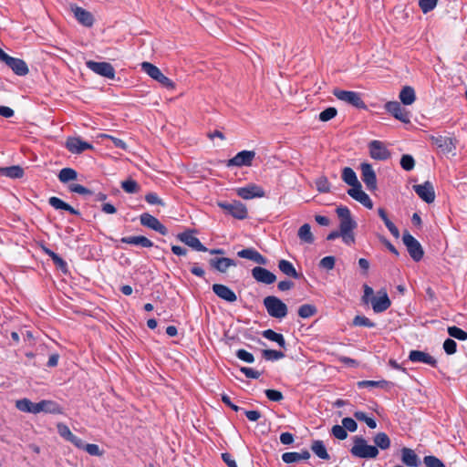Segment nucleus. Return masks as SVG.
Here are the masks:
<instances>
[{
	"instance_id": "f257e3e1",
	"label": "nucleus",
	"mask_w": 467,
	"mask_h": 467,
	"mask_svg": "<svg viewBox=\"0 0 467 467\" xmlns=\"http://www.w3.org/2000/svg\"><path fill=\"white\" fill-rule=\"evenodd\" d=\"M336 213L339 218V231L341 238L346 244H353L355 243L354 230L358 224L352 218L350 210L347 206H338Z\"/></svg>"
},
{
	"instance_id": "f03ea898",
	"label": "nucleus",
	"mask_w": 467,
	"mask_h": 467,
	"mask_svg": "<svg viewBox=\"0 0 467 467\" xmlns=\"http://www.w3.org/2000/svg\"><path fill=\"white\" fill-rule=\"evenodd\" d=\"M350 452L355 457L374 459L379 455V449L376 446L369 445L363 437L356 436Z\"/></svg>"
},
{
	"instance_id": "7ed1b4c3",
	"label": "nucleus",
	"mask_w": 467,
	"mask_h": 467,
	"mask_svg": "<svg viewBox=\"0 0 467 467\" xmlns=\"http://www.w3.org/2000/svg\"><path fill=\"white\" fill-rule=\"evenodd\" d=\"M141 69L145 72L150 78L159 82L164 88L172 90L175 88V83L164 76L161 69L155 65L150 62H142L140 64Z\"/></svg>"
},
{
	"instance_id": "20e7f679",
	"label": "nucleus",
	"mask_w": 467,
	"mask_h": 467,
	"mask_svg": "<svg viewBox=\"0 0 467 467\" xmlns=\"http://www.w3.org/2000/svg\"><path fill=\"white\" fill-rule=\"evenodd\" d=\"M264 306L266 308L268 315L272 317L281 319L287 315L286 305L276 296H266L264 299Z\"/></svg>"
},
{
	"instance_id": "39448f33",
	"label": "nucleus",
	"mask_w": 467,
	"mask_h": 467,
	"mask_svg": "<svg viewBox=\"0 0 467 467\" xmlns=\"http://www.w3.org/2000/svg\"><path fill=\"white\" fill-rule=\"evenodd\" d=\"M333 95L337 99L357 109H366V104L363 101L361 95L358 92L336 88L333 90Z\"/></svg>"
},
{
	"instance_id": "423d86ee",
	"label": "nucleus",
	"mask_w": 467,
	"mask_h": 467,
	"mask_svg": "<svg viewBox=\"0 0 467 467\" xmlns=\"http://www.w3.org/2000/svg\"><path fill=\"white\" fill-rule=\"evenodd\" d=\"M2 62H4L16 75L23 77L28 74L26 63L20 58L13 57L2 50Z\"/></svg>"
},
{
	"instance_id": "0eeeda50",
	"label": "nucleus",
	"mask_w": 467,
	"mask_h": 467,
	"mask_svg": "<svg viewBox=\"0 0 467 467\" xmlns=\"http://www.w3.org/2000/svg\"><path fill=\"white\" fill-rule=\"evenodd\" d=\"M217 205L231 214L233 217L243 220L247 217V208L246 206L238 201H234L232 202H218Z\"/></svg>"
},
{
	"instance_id": "6e6552de",
	"label": "nucleus",
	"mask_w": 467,
	"mask_h": 467,
	"mask_svg": "<svg viewBox=\"0 0 467 467\" xmlns=\"http://www.w3.org/2000/svg\"><path fill=\"white\" fill-rule=\"evenodd\" d=\"M402 241L414 261L418 262L423 257L424 253L420 244L410 234L405 233Z\"/></svg>"
},
{
	"instance_id": "1a4fd4ad",
	"label": "nucleus",
	"mask_w": 467,
	"mask_h": 467,
	"mask_svg": "<svg viewBox=\"0 0 467 467\" xmlns=\"http://www.w3.org/2000/svg\"><path fill=\"white\" fill-rule=\"evenodd\" d=\"M86 65L90 70L101 77L109 79H113L115 78V69L111 64L108 62H96L88 60L86 62Z\"/></svg>"
},
{
	"instance_id": "9d476101",
	"label": "nucleus",
	"mask_w": 467,
	"mask_h": 467,
	"mask_svg": "<svg viewBox=\"0 0 467 467\" xmlns=\"http://www.w3.org/2000/svg\"><path fill=\"white\" fill-rule=\"evenodd\" d=\"M368 150L370 157L374 160L386 161L390 157V151L380 140H371L368 143Z\"/></svg>"
},
{
	"instance_id": "9b49d317",
	"label": "nucleus",
	"mask_w": 467,
	"mask_h": 467,
	"mask_svg": "<svg viewBox=\"0 0 467 467\" xmlns=\"http://www.w3.org/2000/svg\"><path fill=\"white\" fill-rule=\"evenodd\" d=\"M236 193L239 197L244 200L262 198L265 194L264 189L254 183H249L244 187L237 188Z\"/></svg>"
},
{
	"instance_id": "f8f14e48",
	"label": "nucleus",
	"mask_w": 467,
	"mask_h": 467,
	"mask_svg": "<svg viewBox=\"0 0 467 467\" xmlns=\"http://www.w3.org/2000/svg\"><path fill=\"white\" fill-rule=\"evenodd\" d=\"M361 178L368 191H375L377 189V177L376 173L369 163H362L360 165Z\"/></svg>"
},
{
	"instance_id": "ddd939ff",
	"label": "nucleus",
	"mask_w": 467,
	"mask_h": 467,
	"mask_svg": "<svg viewBox=\"0 0 467 467\" xmlns=\"http://www.w3.org/2000/svg\"><path fill=\"white\" fill-rule=\"evenodd\" d=\"M413 190L419 195V197L427 203H431L434 202L435 192L433 185L430 182H425L422 184L413 185Z\"/></svg>"
},
{
	"instance_id": "4468645a",
	"label": "nucleus",
	"mask_w": 467,
	"mask_h": 467,
	"mask_svg": "<svg viewBox=\"0 0 467 467\" xmlns=\"http://www.w3.org/2000/svg\"><path fill=\"white\" fill-rule=\"evenodd\" d=\"M386 110L390 113L395 119L404 123L410 122L408 111L401 107L398 101H389L385 105Z\"/></svg>"
},
{
	"instance_id": "2eb2a0df",
	"label": "nucleus",
	"mask_w": 467,
	"mask_h": 467,
	"mask_svg": "<svg viewBox=\"0 0 467 467\" xmlns=\"http://www.w3.org/2000/svg\"><path fill=\"white\" fill-rule=\"evenodd\" d=\"M140 221L143 226L150 228L162 235L168 234L167 228L156 217L150 213H142L140 217Z\"/></svg>"
},
{
	"instance_id": "dca6fc26",
	"label": "nucleus",
	"mask_w": 467,
	"mask_h": 467,
	"mask_svg": "<svg viewBox=\"0 0 467 467\" xmlns=\"http://www.w3.org/2000/svg\"><path fill=\"white\" fill-rule=\"evenodd\" d=\"M254 157L255 152L254 150L240 151L234 158L229 160L228 166H251Z\"/></svg>"
},
{
	"instance_id": "f3484780",
	"label": "nucleus",
	"mask_w": 467,
	"mask_h": 467,
	"mask_svg": "<svg viewBox=\"0 0 467 467\" xmlns=\"http://www.w3.org/2000/svg\"><path fill=\"white\" fill-rule=\"evenodd\" d=\"M252 276L259 283L271 285L275 282L276 276L275 274L266 268L256 266L252 269Z\"/></svg>"
},
{
	"instance_id": "a211bd4d",
	"label": "nucleus",
	"mask_w": 467,
	"mask_h": 467,
	"mask_svg": "<svg viewBox=\"0 0 467 467\" xmlns=\"http://www.w3.org/2000/svg\"><path fill=\"white\" fill-rule=\"evenodd\" d=\"M66 148L74 154H79L87 150L93 149V146L86 141L81 140L78 137L67 138Z\"/></svg>"
},
{
	"instance_id": "6ab92c4d",
	"label": "nucleus",
	"mask_w": 467,
	"mask_h": 467,
	"mask_svg": "<svg viewBox=\"0 0 467 467\" xmlns=\"http://www.w3.org/2000/svg\"><path fill=\"white\" fill-rule=\"evenodd\" d=\"M348 194L357 202H360L368 209L373 208V202L369 196L362 190L361 184L355 188H350L348 191Z\"/></svg>"
},
{
	"instance_id": "aec40b11",
	"label": "nucleus",
	"mask_w": 467,
	"mask_h": 467,
	"mask_svg": "<svg viewBox=\"0 0 467 467\" xmlns=\"http://www.w3.org/2000/svg\"><path fill=\"white\" fill-rule=\"evenodd\" d=\"M40 412L61 414L62 408L53 400H44L35 403V414H38Z\"/></svg>"
},
{
	"instance_id": "412c9836",
	"label": "nucleus",
	"mask_w": 467,
	"mask_h": 467,
	"mask_svg": "<svg viewBox=\"0 0 467 467\" xmlns=\"http://www.w3.org/2000/svg\"><path fill=\"white\" fill-rule=\"evenodd\" d=\"M57 432L58 434L64 438L66 441L73 443L77 448H83L84 447V441L74 435L70 429L64 423H57Z\"/></svg>"
},
{
	"instance_id": "4be33fe9",
	"label": "nucleus",
	"mask_w": 467,
	"mask_h": 467,
	"mask_svg": "<svg viewBox=\"0 0 467 467\" xmlns=\"http://www.w3.org/2000/svg\"><path fill=\"white\" fill-rule=\"evenodd\" d=\"M178 238L181 242L184 243L188 246L195 249L200 252H206L207 248L202 245L200 240L195 237L191 232H184L178 235Z\"/></svg>"
},
{
	"instance_id": "5701e85b",
	"label": "nucleus",
	"mask_w": 467,
	"mask_h": 467,
	"mask_svg": "<svg viewBox=\"0 0 467 467\" xmlns=\"http://www.w3.org/2000/svg\"><path fill=\"white\" fill-rule=\"evenodd\" d=\"M213 291L218 297L227 302L233 303L237 300L235 293L224 285L214 284L213 285Z\"/></svg>"
},
{
	"instance_id": "b1692460",
	"label": "nucleus",
	"mask_w": 467,
	"mask_h": 467,
	"mask_svg": "<svg viewBox=\"0 0 467 467\" xmlns=\"http://www.w3.org/2000/svg\"><path fill=\"white\" fill-rule=\"evenodd\" d=\"M237 255L241 258L254 261L258 265H265L267 264V259L254 248L243 249L237 253Z\"/></svg>"
},
{
	"instance_id": "393cba45",
	"label": "nucleus",
	"mask_w": 467,
	"mask_h": 467,
	"mask_svg": "<svg viewBox=\"0 0 467 467\" xmlns=\"http://www.w3.org/2000/svg\"><path fill=\"white\" fill-rule=\"evenodd\" d=\"M409 358L412 362L425 363L431 367L437 366V360L432 356L420 350H411Z\"/></svg>"
},
{
	"instance_id": "a878e982",
	"label": "nucleus",
	"mask_w": 467,
	"mask_h": 467,
	"mask_svg": "<svg viewBox=\"0 0 467 467\" xmlns=\"http://www.w3.org/2000/svg\"><path fill=\"white\" fill-rule=\"evenodd\" d=\"M431 140L443 153H451L455 150V143L451 138L448 137H432Z\"/></svg>"
},
{
	"instance_id": "bb28decb",
	"label": "nucleus",
	"mask_w": 467,
	"mask_h": 467,
	"mask_svg": "<svg viewBox=\"0 0 467 467\" xmlns=\"http://www.w3.org/2000/svg\"><path fill=\"white\" fill-rule=\"evenodd\" d=\"M72 12L74 13L76 19L80 24L88 27L92 26L94 17L90 12L78 6L72 7Z\"/></svg>"
},
{
	"instance_id": "cd10ccee",
	"label": "nucleus",
	"mask_w": 467,
	"mask_h": 467,
	"mask_svg": "<svg viewBox=\"0 0 467 467\" xmlns=\"http://www.w3.org/2000/svg\"><path fill=\"white\" fill-rule=\"evenodd\" d=\"M378 297H372L371 304L374 312L381 313L390 306V300L386 292L379 293Z\"/></svg>"
},
{
	"instance_id": "c85d7f7f",
	"label": "nucleus",
	"mask_w": 467,
	"mask_h": 467,
	"mask_svg": "<svg viewBox=\"0 0 467 467\" xmlns=\"http://www.w3.org/2000/svg\"><path fill=\"white\" fill-rule=\"evenodd\" d=\"M209 263L220 273H225L230 267L236 265L233 259L227 257L212 258Z\"/></svg>"
},
{
	"instance_id": "c756f323",
	"label": "nucleus",
	"mask_w": 467,
	"mask_h": 467,
	"mask_svg": "<svg viewBox=\"0 0 467 467\" xmlns=\"http://www.w3.org/2000/svg\"><path fill=\"white\" fill-rule=\"evenodd\" d=\"M401 462L409 467H417L420 464L418 455L410 448L401 449Z\"/></svg>"
},
{
	"instance_id": "7c9ffc66",
	"label": "nucleus",
	"mask_w": 467,
	"mask_h": 467,
	"mask_svg": "<svg viewBox=\"0 0 467 467\" xmlns=\"http://www.w3.org/2000/svg\"><path fill=\"white\" fill-rule=\"evenodd\" d=\"M297 236L302 244H312L315 237L311 232V226L308 223L303 224L297 232Z\"/></svg>"
},
{
	"instance_id": "2f4dec72",
	"label": "nucleus",
	"mask_w": 467,
	"mask_h": 467,
	"mask_svg": "<svg viewBox=\"0 0 467 467\" xmlns=\"http://www.w3.org/2000/svg\"><path fill=\"white\" fill-rule=\"evenodd\" d=\"M121 242L129 244L140 245L142 247H151L153 245V243L150 239L141 235L123 237Z\"/></svg>"
},
{
	"instance_id": "473e14b6",
	"label": "nucleus",
	"mask_w": 467,
	"mask_h": 467,
	"mask_svg": "<svg viewBox=\"0 0 467 467\" xmlns=\"http://www.w3.org/2000/svg\"><path fill=\"white\" fill-rule=\"evenodd\" d=\"M342 180L349 185L351 188H355L357 186H359L361 183L358 180V177L356 175V172L353 171V169L349 167H346L342 171Z\"/></svg>"
},
{
	"instance_id": "72a5a7b5",
	"label": "nucleus",
	"mask_w": 467,
	"mask_h": 467,
	"mask_svg": "<svg viewBox=\"0 0 467 467\" xmlns=\"http://www.w3.org/2000/svg\"><path fill=\"white\" fill-rule=\"evenodd\" d=\"M48 203L57 210H65L69 212L72 214H79L78 211H77L75 208L62 201L61 199L57 197H50L48 200Z\"/></svg>"
},
{
	"instance_id": "f704fd0d",
	"label": "nucleus",
	"mask_w": 467,
	"mask_h": 467,
	"mask_svg": "<svg viewBox=\"0 0 467 467\" xmlns=\"http://www.w3.org/2000/svg\"><path fill=\"white\" fill-rule=\"evenodd\" d=\"M399 98L404 105L413 104L416 99V95H415V91H414L413 88H411L410 86L404 87L400 90Z\"/></svg>"
},
{
	"instance_id": "c9c22d12",
	"label": "nucleus",
	"mask_w": 467,
	"mask_h": 467,
	"mask_svg": "<svg viewBox=\"0 0 467 467\" xmlns=\"http://www.w3.org/2000/svg\"><path fill=\"white\" fill-rule=\"evenodd\" d=\"M278 268L279 270L285 274L287 276L293 277V278H299V275L296 272V268L287 260L282 259L278 262Z\"/></svg>"
},
{
	"instance_id": "e433bc0d",
	"label": "nucleus",
	"mask_w": 467,
	"mask_h": 467,
	"mask_svg": "<svg viewBox=\"0 0 467 467\" xmlns=\"http://www.w3.org/2000/svg\"><path fill=\"white\" fill-rule=\"evenodd\" d=\"M311 450L318 458L322 460H328L330 458L322 441H314L311 445Z\"/></svg>"
},
{
	"instance_id": "4c0bfd02",
	"label": "nucleus",
	"mask_w": 467,
	"mask_h": 467,
	"mask_svg": "<svg viewBox=\"0 0 467 467\" xmlns=\"http://www.w3.org/2000/svg\"><path fill=\"white\" fill-rule=\"evenodd\" d=\"M2 175L10 179H19L24 176V170L18 165L2 168Z\"/></svg>"
},
{
	"instance_id": "58836bf2",
	"label": "nucleus",
	"mask_w": 467,
	"mask_h": 467,
	"mask_svg": "<svg viewBox=\"0 0 467 467\" xmlns=\"http://www.w3.org/2000/svg\"><path fill=\"white\" fill-rule=\"evenodd\" d=\"M374 443L377 448L387 450L390 447V440L385 432H379L374 436Z\"/></svg>"
},
{
	"instance_id": "ea45409f",
	"label": "nucleus",
	"mask_w": 467,
	"mask_h": 467,
	"mask_svg": "<svg viewBox=\"0 0 467 467\" xmlns=\"http://www.w3.org/2000/svg\"><path fill=\"white\" fill-rule=\"evenodd\" d=\"M263 337L268 340L276 342L281 348L285 347V341L282 334L276 333L272 329H267L263 332Z\"/></svg>"
},
{
	"instance_id": "a19ab883",
	"label": "nucleus",
	"mask_w": 467,
	"mask_h": 467,
	"mask_svg": "<svg viewBox=\"0 0 467 467\" xmlns=\"http://www.w3.org/2000/svg\"><path fill=\"white\" fill-rule=\"evenodd\" d=\"M16 407L23 412L35 414V403L28 399L18 400L16 402Z\"/></svg>"
},
{
	"instance_id": "79ce46f5",
	"label": "nucleus",
	"mask_w": 467,
	"mask_h": 467,
	"mask_svg": "<svg viewBox=\"0 0 467 467\" xmlns=\"http://www.w3.org/2000/svg\"><path fill=\"white\" fill-rule=\"evenodd\" d=\"M78 173L71 168H64L59 171L58 179L61 182L66 183L70 181L76 180Z\"/></svg>"
},
{
	"instance_id": "37998d69",
	"label": "nucleus",
	"mask_w": 467,
	"mask_h": 467,
	"mask_svg": "<svg viewBox=\"0 0 467 467\" xmlns=\"http://www.w3.org/2000/svg\"><path fill=\"white\" fill-rule=\"evenodd\" d=\"M317 307L314 305L305 304L298 308V315L302 318H308L317 313Z\"/></svg>"
},
{
	"instance_id": "c03bdc74",
	"label": "nucleus",
	"mask_w": 467,
	"mask_h": 467,
	"mask_svg": "<svg viewBox=\"0 0 467 467\" xmlns=\"http://www.w3.org/2000/svg\"><path fill=\"white\" fill-rule=\"evenodd\" d=\"M447 332L451 337H454L456 339L462 340V341L467 340V332H465L464 330H462L460 327H457L454 326L449 327L447 328Z\"/></svg>"
},
{
	"instance_id": "a18cd8bd",
	"label": "nucleus",
	"mask_w": 467,
	"mask_h": 467,
	"mask_svg": "<svg viewBox=\"0 0 467 467\" xmlns=\"http://www.w3.org/2000/svg\"><path fill=\"white\" fill-rule=\"evenodd\" d=\"M355 418L358 420L364 421L370 429L377 428V422L374 419L368 417L367 414L363 411H356L354 413Z\"/></svg>"
},
{
	"instance_id": "49530a36",
	"label": "nucleus",
	"mask_w": 467,
	"mask_h": 467,
	"mask_svg": "<svg viewBox=\"0 0 467 467\" xmlns=\"http://www.w3.org/2000/svg\"><path fill=\"white\" fill-rule=\"evenodd\" d=\"M121 188L128 193H135L139 192V184L134 180H126L121 182Z\"/></svg>"
},
{
	"instance_id": "de8ad7c7",
	"label": "nucleus",
	"mask_w": 467,
	"mask_h": 467,
	"mask_svg": "<svg viewBox=\"0 0 467 467\" xmlns=\"http://www.w3.org/2000/svg\"><path fill=\"white\" fill-rule=\"evenodd\" d=\"M316 186L320 192H328L330 191V183L327 177L321 176L317 179Z\"/></svg>"
},
{
	"instance_id": "09e8293b",
	"label": "nucleus",
	"mask_w": 467,
	"mask_h": 467,
	"mask_svg": "<svg viewBox=\"0 0 467 467\" xmlns=\"http://www.w3.org/2000/svg\"><path fill=\"white\" fill-rule=\"evenodd\" d=\"M263 357L266 360H278L283 358L285 357V354L277 350L265 349L263 350Z\"/></svg>"
},
{
	"instance_id": "8fccbe9b",
	"label": "nucleus",
	"mask_w": 467,
	"mask_h": 467,
	"mask_svg": "<svg viewBox=\"0 0 467 467\" xmlns=\"http://www.w3.org/2000/svg\"><path fill=\"white\" fill-rule=\"evenodd\" d=\"M438 4V0H419V6L424 14L433 10Z\"/></svg>"
},
{
	"instance_id": "3c124183",
	"label": "nucleus",
	"mask_w": 467,
	"mask_h": 467,
	"mask_svg": "<svg viewBox=\"0 0 467 467\" xmlns=\"http://www.w3.org/2000/svg\"><path fill=\"white\" fill-rule=\"evenodd\" d=\"M337 109L333 107L327 108L319 114V119L323 122L328 121L337 116Z\"/></svg>"
},
{
	"instance_id": "603ef678",
	"label": "nucleus",
	"mask_w": 467,
	"mask_h": 467,
	"mask_svg": "<svg viewBox=\"0 0 467 467\" xmlns=\"http://www.w3.org/2000/svg\"><path fill=\"white\" fill-rule=\"evenodd\" d=\"M353 325L358 327H374L375 324L364 316H356L353 319Z\"/></svg>"
},
{
	"instance_id": "864d4df0",
	"label": "nucleus",
	"mask_w": 467,
	"mask_h": 467,
	"mask_svg": "<svg viewBox=\"0 0 467 467\" xmlns=\"http://www.w3.org/2000/svg\"><path fill=\"white\" fill-rule=\"evenodd\" d=\"M332 434L338 440H345L348 437V432L342 425H334L331 430Z\"/></svg>"
},
{
	"instance_id": "5fc2aeb1",
	"label": "nucleus",
	"mask_w": 467,
	"mask_h": 467,
	"mask_svg": "<svg viewBox=\"0 0 467 467\" xmlns=\"http://www.w3.org/2000/svg\"><path fill=\"white\" fill-rule=\"evenodd\" d=\"M423 462L427 467H445L444 463L435 456H425Z\"/></svg>"
},
{
	"instance_id": "6e6d98bb",
	"label": "nucleus",
	"mask_w": 467,
	"mask_h": 467,
	"mask_svg": "<svg viewBox=\"0 0 467 467\" xmlns=\"http://www.w3.org/2000/svg\"><path fill=\"white\" fill-rule=\"evenodd\" d=\"M400 165L405 171H411L415 165L414 159L410 155H403L400 160Z\"/></svg>"
},
{
	"instance_id": "4d7b16f0",
	"label": "nucleus",
	"mask_w": 467,
	"mask_h": 467,
	"mask_svg": "<svg viewBox=\"0 0 467 467\" xmlns=\"http://www.w3.org/2000/svg\"><path fill=\"white\" fill-rule=\"evenodd\" d=\"M386 385H387V381H385V380H379V381H375V380H363V381H359V382H358V386L359 388H365V387H371V388L379 387V388H384Z\"/></svg>"
},
{
	"instance_id": "13d9d810",
	"label": "nucleus",
	"mask_w": 467,
	"mask_h": 467,
	"mask_svg": "<svg viewBox=\"0 0 467 467\" xmlns=\"http://www.w3.org/2000/svg\"><path fill=\"white\" fill-rule=\"evenodd\" d=\"M282 460L285 463H294L300 461V455L299 452L291 451V452H285L282 455Z\"/></svg>"
},
{
	"instance_id": "bf43d9fd",
	"label": "nucleus",
	"mask_w": 467,
	"mask_h": 467,
	"mask_svg": "<svg viewBox=\"0 0 467 467\" xmlns=\"http://www.w3.org/2000/svg\"><path fill=\"white\" fill-rule=\"evenodd\" d=\"M99 138H105V139H109L110 140H112V142L114 143V145L117 147V148H119V149H122V150H127V144L120 139H118V138H115L111 135H109V134H99Z\"/></svg>"
},
{
	"instance_id": "052dcab7",
	"label": "nucleus",
	"mask_w": 467,
	"mask_h": 467,
	"mask_svg": "<svg viewBox=\"0 0 467 467\" xmlns=\"http://www.w3.org/2000/svg\"><path fill=\"white\" fill-rule=\"evenodd\" d=\"M443 349L448 355H452L456 352L457 344L453 339L447 338L443 343Z\"/></svg>"
},
{
	"instance_id": "680f3d73",
	"label": "nucleus",
	"mask_w": 467,
	"mask_h": 467,
	"mask_svg": "<svg viewBox=\"0 0 467 467\" xmlns=\"http://www.w3.org/2000/svg\"><path fill=\"white\" fill-rule=\"evenodd\" d=\"M236 357L239 359H241L244 362H247V363H253L254 361V358L253 354H251L250 352H248L244 349L237 350Z\"/></svg>"
},
{
	"instance_id": "e2e57ef3",
	"label": "nucleus",
	"mask_w": 467,
	"mask_h": 467,
	"mask_svg": "<svg viewBox=\"0 0 467 467\" xmlns=\"http://www.w3.org/2000/svg\"><path fill=\"white\" fill-rule=\"evenodd\" d=\"M70 192H76V193H78V194H81V195H88V194H91V191L88 190V188L80 185V184H77V183H72L68 186Z\"/></svg>"
},
{
	"instance_id": "0e129e2a",
	"label": "nucleus",
	"mask_w": 467,
	"mask_h": 467,
	"mask_svg": "<svg viewBox=\"0 0 467 467\" xmlns=\"http://www.w3.org/2000/svg\"><path fill=\"white\" fill-rule=\"evenodd\" d=\"M342 426L346 431H349L351 432L356 431L358 428L357 422L352 418L348 417L342 420Z\"/></svg>"
},
{
	"instance_id": "69168bd1",
	"label": "nucleus",
	"mask_w": 467,
	"mask_h": 467,
	"mask_svg": "<svg viewBox=\"0 0 467 467\" xmlns=\"http://www.w3.org/2000/svg\"><path fill=\"white\" fill-rule=\"evenodd\" d=\"M145 200L150 204L164 205L162 200L154 192H149L145 195Z\"/></svg>"
},
{
	"instance_id": "338daca9",
	"label": "nucleus",
	"mask_w": 467,
	"mask_h": 467,
	"mask_svg": "<svg viewBox=\"0 0 467 467\" xmlns=\"http://www.w3.org/2000/svg\"><path fill=\"white\" fill-rule=\"evenodd\" d=\"M320 267L331 270L335 266V257L334 256H326L321 259L319 263Z\"/></svg>"
},
{
	"instance_id": "774afa93",
	"label": "nucleus",
	"mask_w": 467,
	"mask_h": 467,
	"mask_svg": "<svg viewBox=\"0 0 467 467\" xmlns=\"http://www.w3.org/2000/svg\"><path fill=\"white\" fill-rule=\"evenodd\" d=\"M266 397L273 401H280L283 400V394L275 389H266L265 391Z\"/></svg>"
}]
</instances>
